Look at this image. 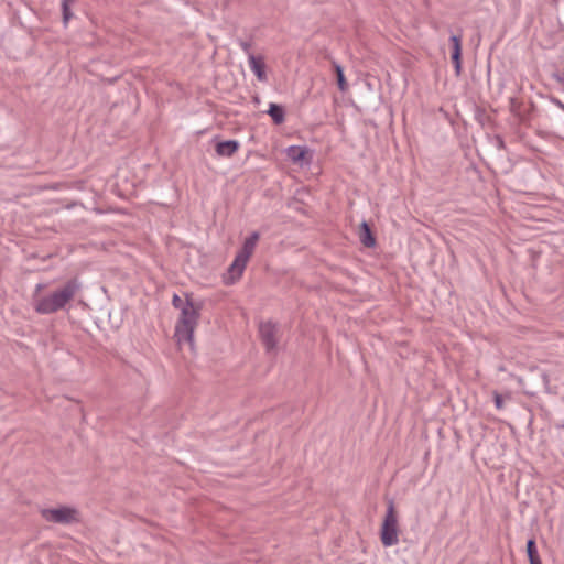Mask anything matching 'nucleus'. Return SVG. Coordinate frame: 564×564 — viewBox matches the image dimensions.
<instances>
[{
  "label": "nucleus",
  "instance_id": "f257e3e1",
  "mask_svg": "<svg viewBox=\"0 0 564 564\" xmlns=\"http://www.w3.org/2000/svg\"><path fill=\"white\" fill-rule=\"evenodd\" d=\"M82 283L77 278L68 280L61 289L36 301L35 311L40 314H53L63 310L80 291Z\"/></svg>",
  "mask_w": 564,
  "mask_h": 564
},
{
  "label": "nucleus",
  "instance_id": "f03ea898",
  "mask_svg": "<svg viewBox=\"0 0 564 564\" xmlns=\"http://www.w3.org/2000/svg\"><path fill=\"white\" fill-rule=\"evenodd\" d=\"M202 304H195L188 294L184 307H182L180 319L175 326V338L177 343H192L194 329L200 316Z\"/></svg>",
  "mask_w": 564,
  "mask_h": 564
},
{
  "label": "nucleus",
  "instance_id": "7ed1b4c3",
  "mask_svg": "<svg viewBox=\"0 0 564 564\" xmlns=\"http://www.w3.org/2000/svg\"><path fill=\"white\" fill-rule=\"evenodd\" d=\"M259 238H260L259 232L253 231L245 240L241 249L237 252L234 262L228 268V273H227L228 275L226 278L227 284H232L241 278V275L246 269V265L256 249Z\"/></svg>",
  "mask_w": 564,
  "mask_h": 564
},
{
  "label": "nucleus",
  "instance_id": "20e7f679",
  "mask_svg": "<svg viewBox=\"0 0 564 564\" xmlns=\"http://www.w3.org/2000/svg\"><path fill=\"white\" fill-rule=\"evenodd\" d=\"M398 516L393 500L388 501L387 512L381 525L380 538L384 546H393L398 544Z\"/></svg>",
  "mask_w": 564,
  "mask_h": 564
},
{
  "label": "nucleus",
  "instance_id": "39448f33",
  "mask_svg": "<svg viewBox=\"0 0 564 564\" xmlns=\"http://www.w3.org/2000/svg\"><path fill=\"white\" fill-rule=\"evenodd\" d=\"M41 516L45 521L58 524H72L80 521L78 510L68 506L42 509Z\"/></svg>",
  "mask_w": 564,
  "mask_h": 564
},
{
  "label": "nucleus",
  "instance_id": "423d86ee",
  "mask_svg": "<svg viewBox=\"0 0 564 564\" xmlns=\"http://www.w3.org/2000/svg\"><path fill=\"white\" fill-rule=\"evenodd\" d=\"M278 330V325L271 321L261 322L259 325L260 338L268 351L276 348Z\"/></svg>",
  "mask_w": 564,
  "mask_h": 564
},
{
  "label": "nucleus",
  "instance_id": "0eeeda50",
  "mask_svg": "<svg viewBox=\"0 0 564 564\" xmlns=\"http://www.w3.org/2000/svg\"><path fill=\"white\" fill-rule=\"evenodd\" d=\"M449 41L453 46L451 59L454 65L456 76H459L462 73V35L453 34L449 37Z\"/></svg>",
  "mask_w": 564,
  "mask_h": 564
},
{
  "label": "nucleus",
  "instance_id": "6e6552de",
  "mask_svg": "<svg viewBox=\"0 0 564 564\" xmlns=\"http://www.w3.org/2000/svg\"><path fill=\"white\" fill-rule=\"evenodd\" d=\"M239 147L237 140H226L218 142L215 150L219 156L230 158L238 151Z\"/></svg>",
  "mask_w": 564,
  "mask_h": 564
},
{
  "label": "nucleus",
  "instance_id": "1a4fd4ad",
  "mask_svg": "<svg viewBox=\"0 0 564 564\" xmlns=\"http://www.w3.org/2000/svg\"><path fill=\"white\" fill-rule=\"evenodd\" d=\"M249 66L260 82L267 80L265 64L263 58L249 54Z\"/></svg>",
  "mask_w": 564,
  "mask_h": 564
},
{
  "label": "nucleus",
  "instance_id": "9d476101",
  "mask_svg": "<svg viewBox=\"0 0 564 564\" xmlns=\"http://www.w3.org/2000/svg\"><path fill=\"white\" fill-rule=\"evenodd\" d=\"M359 240L367 248L376 246V238L367 221H362L359 226Z\"/></svg>",
  "mask_w": 564,
  "mask_h": 564
},
{
  "label": "nucleus",
  "instance_id": "9b49d317",
  "mask_svg": "<svg viewBox=\"0 0 564 564\" xmlns=\"http://www.w3.org/2000/svg\"><path fill=\"white\" fill-rule=\"evenodd\" d=\"M268 115L272 118L275 124H281L285 120V112L281 105L270 104Z\"/></svg>",
  "mask_w": 564,
  "mask_h": 564
},
{
  "label": "nucleus",
  "instance_id": "f8f14e48",
  "mask_svg": "<svg viewBox=\"0 0 564 564\" xmlns=\"http://www.w3.org/2000/svg\"><path fill=\"white\" fill-rule=\"evenodd\" d=\"M529 379L530 380L536 379V383L534 386L535 389L546 390L549 388V383H550L549 375L544 371H536V372L532 371Z\"/></svg>",
  "mask_w": 564,
  "mask_h": 564
},
{
  "label": "nucleus",
  "instance_id": "ddd939ff",
  "mask_svg": "<svg viewBox=\"0 0 564 564\" xmlns=\"http://www.w3.org/2000/svg\"><path fill=\"white\" fill-rule=\"evenodd\" d=\"M286 153L292 162L299 163L305 159L307 151L305 148L292 145L288 148Z\"/></svg>",
  "mask_w": 564,
  "mask_h": 564
},
{
  "label": "nucleus",
  "instance_id": "4468645a",
  "mask_svg": "<svg viewBox=\"0 0 564 564\" xmlns=\"http://www.w3.org/2000/svg\"><path fill=\"white\" fill-rule=\"evenodd\" d=\"M527 554L530 561V564H539L540 556L536 549V543L534 539H529L527 542Z\"/></svg>",
  "mask_w": 564,
  "mask_h": 564
},
{
  "label": "nucleus",
  "instance_id": "2eb2a0df",
  "mask_svg": "<svg viewBox=\"0 0 564 564\" xmlns=\"http://www.w3.org/2000/svg\"><path fill=\"white\" fill-rule=\"evenodd\" d=\"M333 66H334L335 73H336L338 88L340 91L344 93L348 89V83L345 78L344 69L336 62H333Z\"/></svg>",
  "mask_w": 564,
  "mask_h": 564
},
{
  "label": "nucleus",
  "instance_id": "dca6fc26",
  "mask_svg": "<svg viewBox=\"0 0 564 564\" xmlns=\"http://www.w3.org/2000/svg\"><path fill=\"white\" fill-rule=\"evenodd\" d=\"M75 0H63L62 1V10H63V21L66 24L72 18L70 3Z\"/></svg>",
  "mask_w": 564,
  "mask_h": 564
},
{
  "label": "nucleus",
  "instance_id": "f3484780",
  "mask_svg": "<svg viewBox=\"0 0 564 564\" xmlns=\"http://www.w3.org/2000/svg\"><path fill=\"white\" fill-rule=\"evenodd\" d=\"M172 304L175 308H178L180 311H182V307H184L185 301H183L182 297L178 296L177 294H174V296L172 299Z\"/></svg>",
  "mask_w": 564,
  "mask_h": 564
},
{
  "label": "nucleus",
  "instance_id": "a211bd4d",
  "mask_svg": "<svg viewBox=\"0 0 564 564\" xmlns=\"http://www.w3.org/2000/svg\"><path fill=\"white\" fill-rule=\"evenodd\" d=\"M494 400H495V405L498 410H501L503 408V399H502V395L499 394L498 392H494Z\"/></svg>",
  "mask_w": 564,
  "mask_h": 564
},
{
  "label": "nucleus",
  "instance_id": "6ab92c4d",
  "mask_svg": "<svg viewBox=\"0 0 564 564\" xmlns=\"http://www.w3.org/2000/svg\"><path fill=\"white\" fill-rule=\"evenodd\" d=\"M240 46L242 48V51L246 53V54H252L251 53V46L252 44L250 42H246V41H241L240 42Z\"/></svg>",
  "mask_w": 564,
  "mask_h": 564
},
{
  "label": "nucleus",
  "instance_id": "aec40b11",
  "mask_svg": "<svg viewBox=\"0 0 564 564\" xmlns=\"http://www.w3.org/2000/svg\"><path fill=\"white\" fill-rule=\"evenodd\" d=\"M555 104L564 110V104H562L560 100H555Z\"/></svg>",
  "mask_w": 564,
  "mask_h": 564
},
{
  "label": "nucleus",
  "instance_id": "412c9836",
  "mask_svg": "<svg viewBox=\"0 0 564 564\" xmlns=\"http://www.w3.org/2000/svg\"><path fill=\"white\" fill-rule=\"evenodd\" d=\"M556 78H557L558 82L564 84V75L563 76H557Z\"/></svg>",
  "mask_w": 564,
  "mask_h": 564
},
{
  "label": "nucleus",
  "instance_id": "4be33fe9",
  "mask_svg": "<svg viewBox=\"0 0 564 564\" xmlns=\"http://www.w3.org/2000/svg\"><path fill=\"white\" fill-rule=\"evenodd\" d=\"M539 564H542V562L540 561Z\"/></svg>",
  "mask_w": 564,
  "mask_h": 564
}]
</instances>
